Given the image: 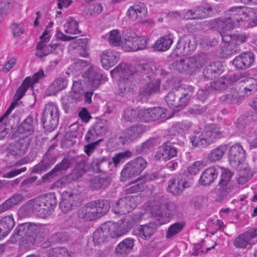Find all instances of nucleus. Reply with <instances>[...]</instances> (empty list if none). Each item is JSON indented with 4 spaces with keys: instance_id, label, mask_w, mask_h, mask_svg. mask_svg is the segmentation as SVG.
<instances>
[{
    "instance_id": "603ef678",
    "label": "nucleus",
    "mask_w": 257,
    "mask_h": 257,
    "mask_svg": "<svg viewBox=\"0 0 257 257\" xmlns=\"http://www.w3.org/2000/svg\"><path fill=\"white\" fill-rule=\"evenodd\" d=\"M64 31L69 34H76L80 32L78 30V23L73 18L69 17L63 26Z\"/></svg>"
},
{
    "instance_id": "69168bd1",
    "label": "nucleus",
    "mask_w": 257,
    "mask_h": 257,
    "mask_svg": "<svg viewBox=\"0 0 257 257\" xmlns=\"http://www.w3.org/2000/svg\"><path fill=\"white\" fill-rule=\"evenodd\" d=\"M248 38V36L244 34H238V35H234L233 36L232 39V48L233 50H231L233 53H236V52L239 50V49L238 48L237 46L239 45L240 44H241L244 42H245Z\"/></svg>"
},
{
    "instance_id": "864d4df0",
    "label": "nucleus",
    "mask_w": 257,
    "mask_h": 257,
    "mask_svg": "<svg viewBox=\"0 0 257 257\" xmlns=\"http://www.w3.org/2000/svg\"><path fill=\"white\" fill-rule=\"evenodd\" d=\"M190 58L194 70L206 64L208 60V56L205 53H200Z\"/></svg>"
},
{
    "instance_id": "4c0bfd02",
    "label": "nucleus",
    "mask_w": 257,
    "mask_h": 257,
    "mask_svg": "<svg viewBox=\"0 0 257 257\" xmlns=\"http://www.w3.org/2000/svg\"><path fill=\"white\" fill-rule=\"evenodd\" d=\"M151 179L149 175L139 177L136 180L135 183H134L131 186H127L124 191L126 194H132L143 191L145 188L144 184Z\"/></svg>"
},
{
    "instance_id": "bb28decb",
    "label": "nucleus",
    "mask_w": 257,
    "mask_h": 257,
    "mask_svg": "<svg viewBox=\"0 0 257 257\" xmlns=\"http://www.w3.org/2000/svg\"><path fill=\"white\" fill-rule=\"evenodd\" d=\"M93 206L91 202L82 206L78 211V217L86 221H93L98 218Z\"/></svg>"
},
{
    "instance_id": "cd10ccee",
    "label": "nucleus",
    "mask_w": 257,
    "mask_h": 257,
    "mask_svg": "<svg viewBox=\"0 0 257 257\" xmlns=\"http://www.w3.org/2000/svg\"><path fill=\"white\" fill-rule=\"evenodd\" d=\"M147 13L148 11L145 5L142 3L133 5L127 11V15L134 20H141L146 17Z\"/></svg>"
},
{
    "instance_id": "412c9836",
    "label": "nucleus",
    "mask_w": 257,
    "mask_h": 257,
    "mask_svg": "<svg viewBox=\"0 0 257 257\" xmlns=\"http://www.w3.org/2000/svg\"><path fill=\"white\" fill-rule=\"evenodd\" d=\"M41 200L39 197L29 200L26 204L27 208L31 210L36 215L40 217L46 218L49 216L45 205L41 203Z\"/></svg>"
},
{
    "instance_id": "a19ab883",
    "label": "nucleus",
    "mask_w": 257,
    "mask_h": 257,
    "mask_svg": "<svg viewBox=\"0 0 257 257\" xmlns=\"http://www.w3.org/2000/svg\"><path fill=\"white\" fill-rule=\"evenodd\" d=\"M23 199L24 196L22 194H14L0 205V214L21 203Z\"/></svg>"
},
{
    "instance_id": "f704fd0d",
    "label": "nucleus",
    "mask_w": 257,
    "mask_h": 257,
    "mask_svg": "<svg viewBox=\"0 0 257 257\" xmlns=\"http://www.w3.org/2000/svg\"><path fill=\"white\" fill-rule=\"evenodd\" d=\"M241 99L242 96L239 92L234 88L230 89L227 93L220 97V102L225 104H238Z\"/></svg>"
},
{
    "instance_id": "680f3d73",
    "label": "nucleus",
    "mask_w": 257,
    "mask_h": 257,
    "mask_svg": "<svg viewBox=\"0 0 257 257\" xmlns=\"http://www.w3.org/2000/svg\"><path fill=\"white\" fill-rule=\"evenodd\" d=\"M109 42L113 46H117L123 45L124 40L121 39L117 30H113L110 32Z\"/></svg>"
},
{
    "instance_id": "473e14b6",
    "label": "nucleus",
    "mask_w": 257,
    "mask_h": 257,
    "mask_svg": "<svg viewBox=\"0 0 257 257\" xmlns=\"http://www.w3.org/2000/svg\"><path fill=\"white\" fill-rule=\"evenodd\" d=\"M15 221L12 216H6L0 221V239L5 237L15 226Z\"/></svg>"
},
{
    "instance_id": "423d86ee",
    "label": "nucleus",
    "mask_w": 257,
    "mask_h": 257,
    "mask_svg": "<svg viewBox=\"0 0 257 257\" xmlns=\"http://www.w3.org/2000/svg\"><path fill=\"white\" fill-rule=\"evenodd\" d=\"M15 233L22 236L21 244L27 249L34 248L40 242L33 231H30L29 223L19 225L15 229Z\"/></svg>"
},
{
    "instance_id": "a878e982",
    "label": "nucleus",
    "mask_w": 257,
    "mask_h": 257,
    "mask_svg": "<svg viewBox=\"0 0 257 257\" xmlns=\"http://www.w3.org/2000/svg\"><path fill=\"white\" fill-rule=\"evenodd\" d=\"M254 61V55L251 52L244 53L236 56L232 64L238 69H245L249 67Z\"/></svg>"
},
{
    "instance_id": "4d7b16f0",
    "label": "nucleus",
    "mask_w": 257,
    "mask_h": 257,
    "mask_svg": "<svg viewBox=\"0 0 257 257\" xmlns=\"http://www.w3.org/2000/svg\"><path fill=\"white\" fill-rule=\"evenodd\" d=\"M185 223L183 221L175 222L172 224L168 228L166 237L170 238L180 232L184 227Z\"/></svg>"
},
{
    "instance_id": "f8f14e48",
    "label": "nucleus",
    "mask_w": 257,
    "mask_h": 257,
    "mask_svg": "<svg viewBox=\"0 0 257 257\" xmlns=\"http://www.w3.org/2000/svg\"><path fill=\"white\" fill-rule=\"evenodd\" d=\"M83 77L88 85L91 86L93 89L97 88L104 82L100 70L94 66L89 67L84 73Z\"/></svg>"
},
{
    "instance_id": "8fccbe9b",
    "label": "nucleus",
    "mask_w": 257,
    "mask_h": 257,
    "mask_svg": "<svg viewBox=\"0 0 257 257\" xmlns=\"http://www.w3.org/2000/svg\"><path fill=\"white\" fill-rule=\"evenodd\" d=\"M134 245V241L131 238H126L120 242L115 247L117 254H127L131 250Z\"/></svg>"
},
{
    "instance_id": "4468645a",
    "label": "nucleus",
    "mask_w": 257,
    "mask_h": 257,
    "mask_svg": "<svg viewBox=\"0 0 257 257\" xmlns=\"http://www.w3.org/2000/svg\"><path fill=\"white\" fill-rule=\"evenodd\" d=\"M133 196H127L119 199L113 206L112 210L119 215H124L130 212L135 207Z\"/></svg>"
},
{
    "instance_id": "3c124183",
    "label": "nucleus",
    "mask_w": 257,
    "mask_h": 257,
    "mask_svg": "<svg viewBox=\"0 0 257 257\" xmlns=\"http://www.w3.org/2000/svg\"><path fill=\"white\" fill-rule=\"evenodd\" d=\"M133 78L134 76H131L118 80V86L120 93H127L133 89L134 85L132 83Z\"/></svg>"
},
{
    "instance_id": "c9c22d12",
    "label": "nucleus",
    "mask_w": 257,
    "mask_h": 257,
    "mask_svg": "<svg viewBox=\"0 0 257 257\" xmlns=\"http://www.w3.org/2000/svg\"><path fill=\"white\" fill-rule=\"evenodd\" d=\"M222 71L220 63L216 62L210 64L204 69L203 75L206 79H212L220 74Z\"/></svg>"
},
{
    "instance_id": "9d476101",
    "label": "nucleus",
    "mask_w": 257,
    "mask_h": 257,
    "mask_svg": "<svg viewBox=\"0 0 257 257\" xmlns=\"http://www.w3.org/2000/svg\"><path fill=\"white\" fill-rule=\"evenodd\" d=\"M166 109L161 107H154L141 109V120L144 121H152L163 119L167 116Z\"/></svg>"
},
{
    "instance_id": "72a5a7b5",
    "label": "nucleus",
    "mask_w": 257,
    "mask_h": 257,
    "mask_svg": "<svg viewBox=\"0 0 257 257\" xmlns=\"http://www.w3.org/2000/svg\"><path fill=\"white\" fill-rule=\"evenodd\" d=\"M48 42L39 41L36 48V55L37 57L42 59L50 54L58 46V44H50L47 45Z\"/></svg>"
},
{
    "instance_id": "aec40b11",
    "label": "nucleus",
    "mask_w": 257,
    "mask_h": 257,
    "mask_svg": "<svg viewBox=\"0 0 257 257\" xmlns=\"http://www.w3.org/2000/svg\"><path fill=\"white\" fill-rule=\"evenodd\" d=\"M110 158L108 156L93 157L91 163V167L96 173L106 172L110 169Z\"/></svg>"
},
{
    "instance_id": "c756f323",
    "label": "nucleus",
    "mask_w": 257,
    "mask_h": 257,
    "mask_svg": "<svg viewBox=\"0 0 257 257\" xmlns=\"http://www.w3.org/2000/svg\"><path fill=\"white\" fill-rule=\"evenodd\" d=\"M232 176V173L228 170H224L222 173L218 189L222 195H225L232 189V186L230 183V180Z\"/></svg>"
},
{
    "instance_id": "bf43d9fd",
    "label": "nucleus",
    "mask_w": 257,
    "mask_h": 257,
    "mask_svg": "<svg viewBox=\"0 0 257 257\" xmlns=\"http://www.w3.org/2000/svg\"><path fill=\"white\" fill-rule=\"evenodd\" d=\"M132 155V152L128 150L116 154L110 159L111 165L113 164L115 167H117L120 163L123 162L125 159L130 157Z\"/></svg>"
},
{
    "instance_id": "ea45409f",
    "label": "nucleus",
    "mask_w": 257,
    "mask_h": 257,
    "mask_svg": "<svg viewBox=\"0 0 257 257\" xmlns=\"http://www.w3.org/2000/svg\"><path fill=\"white\" fill-rule=\"evenodd\" d=\"M41 200V203L45 205L47 212L50 215L54 211L57 204L56 197L54 193H50L43 196H39Z\"/></svg>"
},
{
    "instance_id": "338daca9",
    "label": "nucleus",
    "mask_w": 257,
    "mask_h": 257,
    "mask_svg": "<svg viewBox=\"0 0 257 257\" xmlns=\"http://www.w3.org/2000/svg\"><path fill=\"white\" fill-rule=\"evenodd\" d=\"M107 126L105 121H100L96 122L92 128L96 136L104 135L107 131Z\"/></svg>"
},
{
    "instance_id": "c85d7f7f",
    "label": "nucleus",
    "mask_w": 257,
    "mask_h": 257,
    "mask_svg": "<svg viewBox=\"0 0 257 257\" xmlns=\"http://www.w3.org/2000/svg\"><path fill=\"white\" fill-rule=\"evenodd\" d=\"M218 169L214 167L206 169L202 173L199 183L203 186H207L212 184L218 176Z\"/></svg>"
},
{
    "instance_id": "9b49d317",
    "label": "nucleus",
    "mask_w": 257,
    "mask_h": 257,
    "mask_svg": "<svg viewBox=\"0 0 257 257\" xmlns=\"http://www.w3.org/2000/svg\"><path fill=\"white\" fill-rule=\"evenodd\" d=\"M175 141H168L163 143L158 148L155 155L156 160L167 161L177 156V149L173 146Z\"/></svg>"
},
{
    "instance_id": "774afa93",
    "label": "nucleus",
    "mask_w": 257,
    "mask_h": 257,
    "mask_svg": "<svg viewBox=\"0 0 257 257\" xmlns=\"http://www.w3.org/2000/svg\"><path fill=\"white\" fill-rule=\"evenodd\" d=\"M252 176L251 171L247 169H244L240 172L239 176L237 178V182L239 184H244L247 182Z\"/></svg>"
},
{
    "instance_id": "e433bc0d",
    "label": "nucleus",
    "mask_w": 257,
    "mask_h": 257,
    "mask_svg": "<svg viewBox=\"0 0 257 257\" xmlns=\"http://www.w3.org/2000/svg\"><path fill=\"white\" fill-rule=\"evenodd\" d=\"M122 37L124 40L122 47L125 51L127 52L137 51V50H132V48H130L128 46V43H132L133 45L137 44V42L134 41L137 39V34L135 32L128 29H124L122 33Z\"/></svg>"
},
{
    "instance_id": "f3484780",
    "label": "nucleus",
    "mask_w": 257,
    "mask_h": 257,
    "mask_svg": "<svg viewBox=\"0 0 257 257\" xmlns=\"http://www.w3.org/2000/svg\"><path fill=\"white\" fill-rule=\"evenodd\" d=\"M245 159V152L242 147L239 144L232 145L229 150V161L233 167L238 166Z\"/></svg>"
},
{
    "instance_id": "dca6fc26",
    "label": "nucleus",
    "mask_w": 257,
    "mask_h": 257,
    "mask_svg": "<svg viewBox=\"0 0 257 257\" xmlns=\"http://www.w3.org/2000/svg\"><path fill=\"white\" fill-rule=\"evenodd\" d=\"M137 73L136 69L134 66L124 63L119 64L110 71L112 78L118 80L131 76H135Z\"/></svg>"
},
{
    "instance_id": "de8ad7c7",
    "label": "nucleus",
    "mask_w": 257,
    "mask_h": 257,
    "mask_svg": "<svg viewBox=\"0 0 257 257\" xmlns=\"http://www.w3.org/2000/svg\"><path fill=\"white\" fill-rule=\"evenodd\" d=\"M240 82L244 83L243 92L245 95H250L256 91L257 80L249 77L242 79Z\"/></svg>"
},
{
    "instance_id": "6e6552de",
    "label": "nucleus",
    "mask_w": 257,
    "mask_h": 257,
    "mask_svg": "<svg viewBox=\"0 0 257 257\" xmlns=\"http://www.w3.org/2000/svg\"><path fill=\"white\" fill-rule=\"evenodd\" d=\"M55 146H50L43 157L42 160L33 168L31 173L40 174L49 169L57 161L56 154L53 152Z\"/></svg>"
},
{
    "instance_id": "20e7f679",
    "label": "nucleus",
    "mask_w": 257,
    "mask_h": 257,
    "mask_svg": "<svg viewBox=\"0 0 257 257\" xmlns=\"http://www.w3.org/2000/svg\"><path fill=\"white\" fill-rule=\"evenodd\" d=\"M147 163L142 157H138L126 163L120 173V180L125 182L139 175L147 167Z\"/></svg>"
},
{
    "instance_id": "ddd939ff",
    "label": "nucleus",
    "mask_w": 257,
    "mask_h": 257,
    "mask_svg": "<svg viewBox=\"0 0 257 257\" xmlns=\"http://www.w3.org/2000/svg\"><path fill=\"white\" fill-rule=\"evenodd\" d=\"M257 229H250L237 236L233 242V245L237 248H247L256 241Z\"/></svg>"
},
{
    "instance_id": "79ce46f5",
    "label": "nucleus",
    "mask_w": 257,
    "mask_h": 257,
    "mask_svg": "<svg viewBox=\"0 0 257 257\" xmlns=\"http://www.w3.org/2000/svg\"><path fill=\"white\" fill-rule=\"evenodd\" d=\"M176 210V204L173 202H168L166 204L159 206V208L157 210L156 215L161 217L168 218L175 213Z\"/></svg>"
},
{
    "instance_id": "a211bd4d",
    "label": "nucleus",
    "mask_w": 257,
    "mask_h": 257,
    "mask_svg": "<svg viewBox=\"0 0 257 257\" xmlns=\"http://www.w3.org/2000/svg\"><path fill=\"white\" fill-rule=\"evenodd\" d=\"M188 187L189 184L185 181L184 175H180L169 181L168 190L173 195H178Z\"/></svg>"
},
{
    "instance_id": "09e8293b",
    "label": "nucleus",
    "mask_w": 257,
    "mask_h": 257,
    "mask_svg": "<svg viewBox=\"0 0 257 257\" xmlns=\"http://www.w3.org/2000/svg\"><path fill=\"white\" fill-rule=\"evenodd\" d=\"M34 131L33 118L31 116H28L19 126L17 133H25L28 136L32 134Z\"/></svg>"
},
{
    "instance_id": "39448f33",
    "label": "nucleus",
    "mask_w": 257,
    "mask_h": 257,
    "mask_svg": "<svg viewBox=\"0 0 257 257\" xmlns=\"http://www.w3.org/2000/svg\"><path fill=\"white\" fill-rule=\"evenodd\" d=\"M59 120L58 108L53 103H48L45 105L42 113L41 120L44 128L52 132L56 128Z\"/></svg>"
},
{
    "instance_id": "e2e57ef3",
    "label": "nucleus",
    "mask_w": 257,
    "mask_h": 257,
    "mask_svg": "<svg viewBox=\"0 0 257 257\" xmlns=\"http://www.w3.org/2000/svg\"><path fill=\"white\" fill-rule=\"evenodd\" d=\"M62 197L67 200L72 206L76 205L80 200L79 194L71 191H64L62 194Z\"/></svg>"
},
{
    "instance_id": "5701e85b",
    "label": "nucleus",
    "mask_w": 257,
    "mask_h": 257,
    "mask_svg": "<svg viewBox=\"0 0 257 257\" xmlns=\"http://www.w3.org/2000/svg\"><path fill=\"white\" fill-rule=\"evenodd\" d=\"M108 224L113 225V228H110L111 230L110 237L116 238L121 236L127 232L132 227V223L128 219L121 220L116 224L111 222Z\"/></svg>"
},
{
    "instance_id": "2eb2a0df",
    "label": "nucleus",
    "mask_w": 257,
    "mask_h": 257,
    "mask_svg": "<svg viewBox=\"0 0 257 257\" xmlns=\"http://www.w3.org/2000/svg\"><path fill=\"white\" fill-rule=\"evenodd\" d=\"M29 81V78H26L25 79L14 96L15 101L11 103L5 114L0 118V123H1L4 119L12 112V110L18 105V101L23 98L28 89L31 86L30 84L28 83L29 82H30Z\"/></svg>"
},
{
    "instance_id": "0e129e2a",
    "label": "nucleus",
    "mask_w": 257,
    "mask_h": 257,
    "mask_svg": "<svg viewBox=\"0 0 257 257\" xmlns=\"http://www.w3.org/2000/svg\"><path fill=\"white\" fill-rule=\"evenodd\" d=\"M30 141V139L28 137L27 135H26V137L20 138L17 142H16L14 144V146L17 149L16 154L18 153L17 151H19L20 153L24 152L25 150L28 148Z\"/></svg>"
},
{
    "instance_id": "0eeeda50",
    "label": "nucleus",
    "mask_w": 257,
    "mask_h": 257,
    "mask_svg": "<svg viewBox=\"0 0 257 257\" xmlns=\"http://www.w3.org/2000/svg\"><path fill=\"white\" fill-rule=\"evenodd\" d=\"M196 44L194 37L191 34L184 35L179 39L174 53L176 55H188L195 50Z\"/></svg>"
},
{
    "instance_id": "f257e3e1",
    "label": "nucleus",
    "mask_w": 257,
    "mask_h": 257,
    "mask_svg": "<svg viewBox=\"0 0 257 257\" xmlns=\"http://www.w3.org/2000/svg\"><path fill=\"white\" fill-rule=\"evenodd\" d=\"M249 12L244 7H232L226 12L225 17L216 19L214 26L218 30L222 40L228 44V49L233 50V36L226 31H228L237 27L240 21L248 20Z\"/></svg>"
},
{
    "instance_id": "4be33fe9",
    "label": "nucleus",
    "mask_w": 257,
    "mask_h": 257,
    "mask_svg": "<svg viewBox=\"0 0 257 257\" xmlns=\"http://www.w3.org/2000/svg\"><path fill=\"white\" fill-rule=\"evenodd\" d=\"M102 67L106 69L113 66L119 59V53L110 49L105 50L101 54Z\"/></svg>"
},
{
    "instance_id": "6e6d98bb",
    "label": "nucleus",
    "mask_w": 257,
    "mask_h": 257,
    "mask_svg": "<svg viewBox=\"0 0 257 257\" xmlns=\"http://www.w3.org/2000/svg\"><path fill=\"white\" fill-rule=\"evenodd\" d=\"M141 110L127 108L124 111L123 118L127 121L132 122L138 118L141 120Z\"/></svg>"
},
{
    "instance_id": "58836bf2",
    "label": "nucleus",
    "mask_w": 257,
    "mask_h": 257,
    "mask_svg": "<svg viewBox=\"0 0 257 257\" xmlns=\"http://www.w3.org/2000/svg\"><path fill=\"white\" fill-rule=\"evenodd\" d=\"M160 85L158 80H149L140 89V93L143 96H149L159 91Z\"/></svg>"
},
{
    "instance_id": "1a4fd4ad",
    "label": "nucleus",
    "mask_w": 257,
    "mask_h": 257,
    "mask_svg": "<svg viewBox=\"0 0 257 257\" xmlns=\"http://www.w3.org/2000/svg\"><path fill=\"white\" fill-rule=\"evenodd\" d=\"M145 128L141 124H136L124 130L121 133L119 141L122 145L133 142L144 133Z\"/></svg>"
},
{
    "instance_id": "13d9d810",
    "label": "nucleus",
    "mask_w": 257,
    "mask_h": 257,
    "mask_svg": "<svg viewBox=\"0 0 257 257\" xmlns=\"http://www.w3.org/2000/svg\"><path fill=\"white\" fill-rule=\"evenodd\" d=\"M228 83L229 81L228 79L224 78H220L216 81L210 82V85L208 86L209 89L210 91L212 89L219 91L224 90L227 88Z\"/></svg>"
},
{
    "instance_id": "5fc2aeb1",
    "label": "nucleus",
    "mask_w": 257,
    "mask_h": 257,
    "mask_svg": "<svg viewBox=\"0 0 257 257\" xmlns=\"http://www.w3.org/2000/svg\"><path fill=\"white\" fill-rule=\"evenodd\" d=\"M212 10V7L209 5H207L204 7L199 6L195 9V18L196 19H203L208 17Z\"/></svg>"
},
{
    "instance_id": "6ab92c4d",
    "label": "nucleus",
    "mask_w": 257,
    "mask_h": 257,
    "mask_svg": "<svg viewBox=\"0 0 257 257\" xmlns=\"http://www.w3.org/2000/svg\"><path fill=\"white\" fill-rule=\"evenodd\" d=\"M71 163L72 160L70 158L66 157L64 158L49 172L43 176V179L44 181H47L54 176L65 173L70 167Z\"/></svg>"
},
{
    "instance_id": "f03ea898",
    "label": "nucleus",
    "mask_w": 257,
    "mask_h": 257,
    "mask_svg": "<svg viewBox=\"0 0 257 257\" xmlns=\"http://www.w3.org/2000/svg\"><path fill=\"white\" fill-rule=\"evenodd\" d=\"M194 90L192 86L174 89L166 96L165 100L171 109L179 110L184 108L189 103Z\"/></svg>"
},
{
    "instance_id": "7c9ffc66",
    "label": "nucleus",
    "mask_w": 257,
    "mask_h": 257,
    "mask_svg": "<svg viewBox=\"0 0 257 257\" xmlns=\"http://www.w3.org/2000/svg\"><path fill=\"white\" fill-rule=\"evenodd\" d=\"M173 42V36L169 34L158 39L153 45V48L157 51H166L170 49Z\"/></svg>"
},
{
    "instance_id": "49530a36",
    "label": "nucleus",
    "mask_w": 257,
    "mask_h": 257,
    "mask_svg": "<svg viewBox=\"0 0 257 257\" xmlns=\"http://www.w3.org/2000/svg\"><path fill=\"white\" fill-rule=\"evenodd\" d=\"M30 227V231H33L36 234L37 237L39 239V241H42L49 233L50 230L48 226L44 224H36L33 223H29Z\"/></svg>"
},
{
    "instance_id": "7ed1b4c3",
    "label": "nucleus",
    "mask_w": 257,
    "mask_h": 257,
    "mask_svg": "<svg viewBox=\"0 0 257 257\" xmlns=\"http://www.w3.org/2000/svg\"><path fill=\"white\" fill-rule=\"evenodd\" d=\"M224 135V132L220 127L216 124H210L206 126L203 132L191 136L190 142L194 147H206Z\"/></svg>"
},
{
    "instance_id": "b1692460",
    "label": "nucleus",
    "mask_w": 257,
    "mask_h": 257,
    "mask_svg": "<svg viewBox=\"0 0 257 257\" xmlns=\"http://www.w3.org/2000/svg\"><path fill=\"white\" fill-rule=\"evenodd\" d=\"M114 227L113 225L105 223L101 225V227L96 230L93 234V241L95 245H99L103 243L108 235L110 236L111 230L110 228Z\"/></svg>"
},
{
    "instance_id": "c03bdc74",
    "label": "nucleus",
    "mask_w": 257,
    "mask_h": 257,
    "mask_svg": "<svg viewBox=\"0 0 257 257\" xmlns=\"http://www.w3.org/2000/svg\"><path fill=\"white\" fill-rule=\"evenodd\" d=\"M110 182L107 176H95L90 181V187L93 190H103L109 186Z\"/></svg>"
},
{
    "instance_id": "052dcab7",
    "label": "nucleus",
    "mask_w": 257,
    "mask_h": 257,
    "mask_svg": "<svg viewBox=\"0 0 257 257\" xmlns=\"http://www.w3.org/2000/svg\"><path fill=\"white\" fill-rule=\"evenodd\" d=\"M48 257H70L68 249L65 247H55L50 249L48 252Z\"/></svg>"
},
{
    "instance_id": "393cba45",
    "label": "nucleus",
    "mask_w": 257,
    "mask_h": 257,
    "mask_svg": "<svg viewBox=\"0 0 257 257\" xmlns=\"http://www.w3.org/2000/svg\"><path fill=\"white\" fill-rule=\"evenodd\" d=\"M157 225L155 223L150 222L142 225L137 229H135L133 234L144 240L149 239L156 231Z\"/></svg>"
},
{
    "instance_id": "a18cd8bd",
    "label": "nucleus",
    "mask_w": 257,
    "mask_h": 257,
    "mask_svg": "<svg viewBox=\"0 0 257 257\" xmlns=\"http://www.w3.org/2000/svg\"><path fill=\"white\" fill-rule=\"evenodd\" d=\"M91 203L94 205L93 207L98 218H100L105 215L109 210V203L106 199H98L91 201Z\"/></svg>"
},
{
    "instance_id": "37998d69",
    "label": "nucleus",
    "mask_w": 257,
    "mask_h": 257,
    "mask_svg": "<svg viewBox=\"0 0 257 257\" xmlns=\"http://www.w3.org/2000/svg\"><path fill=\"white\" fill-rule=\"evenodd\" d=\"M228 150L227 145H222L212 149L208 154L207 159L211 162L218 161L221 159Z\"/></svg>"
},
{
    "instance_id": "2f4dec72",
    "label": "nucleus",
    "mask_w": 257,
    "mask_h": 257,
    "mask_svg": "<svg viewBox=\"0 0 257 257\" xmlns=\"http://www.w3.org/2000/svg\"><path fill=\"white\" fill-rule=\"evenodd\" d=\"M171 67L173 69L181 73L186 74L194 71L190 58L182 59L175 61L171 64Z\"/></svg>"
}]
</instances>
